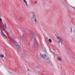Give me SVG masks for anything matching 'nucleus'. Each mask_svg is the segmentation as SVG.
Wrapping results in <instances>:
<instances>
[{
	"mask_svg": "<svg viewBox=\"0 0 75 75\" xmlns=\"http://www.w3.org/2000/svg\"><path fill=\"white\" fill-rule=\"evenodd\" d=\"M13 44L14 46L16 45L17 48L19 50H20L21 49V47L18 45V44L17 43V42L15 41L14 43H13Z\"/></svg>",
	"mask_w": 75,
	"mask_h": 75,
	"instance_id": "nucleus-1",
	"label": "nucleus"
},
{
	"mask_svg": "<svg viewBox=\"0 0 75 75\" xmlns=\"http://www.w3.org/2000/svg\"><path fill=\"white\" fill-rule=\"evenodd\" d=\"M30 14L31 16V18L34 19V17H35V14L33 13V12H30Z\"/></svg>",
	"mask_w": 75,
	"mask_h": 75,
	"instance_id": "nucleus-2",
	"label": "nucleus"
},
{
	"mask_svg": "<svg viewBox=\"0 0 75 75\" xmlns=\"http://www.w3.org/2000/svg\"><path fill=\"white\" fill-rule=\"evenodd\" d=\"M40 55L41 57H42V58H45L46 57V55L45 54H40Z\"/></svg>",
	"mask_w": 75,
	"mask_h": 75,
	"instance_id": "nucleus-3",
	"label": "nucleus"
},
{
	"mask_svg": "<svg viewBox=\"0 0 75 75\" xmlns=\"http://www.w3.org/2000/svg\"><path fill=\"white\" fill-rule=\"evenodd\" d=\"M1 33L3 35V36H4V37H5L6 38H7V36L5 34H4V32H3V31H1Z\"/></svg>",
	"mask_w": 75,
	"mask_h": 75,
	"instance_id": "nucleus-4",
	"label": "nucleus"
},
{
	"mask_svg": "<svg viewBox=\"0 0 75 75\" xmlns=\"http://www.w3.org/2000/svg\"><path fill=\"white\" fill-rule=\"evenodd\" d=\"M12 37L13 38V40L14 41H15L16 40V37H14V36H13V35H12Z\"/></svg>",
	"mask_w": 75,
	"mask_h": 75,
	"instance_id": "nucleus-5",
	"label": "nucleus"
},
{
	"mask_svg": "<svg viewBox=\"0 0 75 75\" xmlns=\"http://www.w3.org/2000/svg\"><path fill=\"white\" fill-rule=\"evenodd\" d=\"M57 59L59 61H61V58L60 57H58Z\"/></svg>",
	"mask_w": 75,
	"mask_h": 75,
	"instance_id": "nucleus-6",
	"label": "nucleus"
},
{
	"mask_svg": "<svg viewBox=\"0 0 75 75\" xmlns=\"http://www.w3.org/2000/svg\"><path fill=\"white\" fill-rule=\"evenodd\" d=\"M59 40L61 42H62L63 40L62 38H61Z\"/></svg>",
	"mask_w": 75,
	"mask_h": 75,
	"instance_id": "nucleus-7",
	"label": "nucleus"
},
{
	"mask_svg": "<svg viewBox=\"0 0 75 75\" xmlns=\"http://www.w3.org/2000/svg\"><path fill=\"white\" fill-rule=\"evenodd\" d=\"M24 38V36L23 35L21 37V39L22 40H23Z\"/></svg>",
	"mask_w": 75,
	"mask_h": 75,
	"instance_id": "nucleus-8",
	"label": "nucleus"
},
{
	"mask_svg": "<svg viewBox=\"0 0 75 75\" xmlns=\"http://www.w3.org/2000/svg\"><path fill=\"white\" fill-rule=\"evenodd\" d=\"M0 57H1V58H4V55L3 54H1L0 55Z\"/></svg>",
	"mask_w": 75,
	"mask_h": 75,
	"instance_id": "nucleus-9",
	"label": "nucleus"
},
{
	"mask_svg": "<svg viewBox=\"0 0 75 75\" xmlns=\"http://www.w3.org/2000/svg\"><path fill=\"white\" fill-rule=\"evenodd\" d=\"M57 39H58V40H59V39H61V38L59 36H57Z\"/></svg>",
	"mask_w": 75,
	"mask_h": 75,
	"instance_id": "nucleus-10",
	"label": "nucleus"
},
{
	"mask_svg": "<svg viewBox=\"0 0 75 75\" xmlns=\"http://www.w3.org/2000/svg\"><path fill=\"white\" fill-rule=\"evenodd\" d=\"M70 29L71 30V32L72 33V27H70Z\"/></svg>",
	"mask_w": 75,
	"mask_h": 75,
	"instance_id": "nucleus-11",
	"label": "nucleus"
},
{
	"mask_svg": "<svg viewBox=\"0 0 75 75\" xmlns=\"http://www.w3.org/2000/svg\"><path fill=\"white\" fill-rule=\"evenodd\" d=\"M23 1L25 3L26 5H27V1H25V0H23Z\"/></svg>",
	"mask_w": 75,
	"mask_h": 75,
	"instance_id": "nucleus-12",
	"label": "nucleus"
},
{
	"mask_svg": "<svg viewBox=\"0 0 75 75\" xmlns=\"http://www.w3.org/2000/svg\"><path fill=\"white\" fill-rule=\"evenodd\" d=\"M43 51L45 52H47V50H46V49L45 48H44L43 49Z\"/></svg>",
	"mask_w": 75,
	"mask_h": 75,
	"instance_id": "nucleus-13",
	"label": "nucleus"
},
{
	"mask_svg": "<svg viewBox=\"0 0 75 75\" xmlns=\"http://www.w3.org/2000/svg\"><path fill=\"white\" fill-rule=\"evenodd\" d=\"M48 41L50 42H52V40L50 39H49Z\"/></svg>",
	"mask_w": 75,
	"mask_h": 75,
	"instance_id": "nucleus-14",
	"label": "nucleus"
},
{
	"mask_svg": "<svg viewBox=\"0 0 75 75\" xmlns=\"http://www.w3.org/2000/svg\"><path fill=\"white\" fill-rule=\"evenodd\" d=\"M34 42H36L37 43V40H36V39H35L34 40Z\"/></svg>",
	"mask_w": 75,
	"mask_h": 75,
	"instance_id": "nucleus-15",
	"label": "nucleus"
},
{
	"mask_svg": "<svg viewBox=\"0 0 75 75\" xmlns=\"http://www.w3.org/2000/svg\"><path fill=\"white\" fill-rule=\"evenodd\" d=\"M0 30H1V32L2 31L3 29H1V26L0 27Z\"/></svg>",
	"mask_w": 75,
	"mask_h": 75,
	"instance_id": "nucleus-16",
	"label": "nucleus"
},
{
	"mask_svg": "<svg viewBox=\"0 0 75 75\" xmlns=\"http://www.w3.org/2000/svg\"><path fill=\"white\" fill-rule=\"evenodd\" d=\"M0 22H2V19L1 18H0Z\"/></svg>",
	"mask_w": 75,
	"mask_h": 75,
	"instance_id": "nucleus-17",
	"label": "nucleus"
},
{
	"mask_svg": "<svg viewBox=\"0 0 75 75\" xmlns=\"http://www.w3.org/2000/svg\"><path fill=\"white\" fill-rule=\"evenodd\" d=\"M8 31H9V32H11V29H9V30H8Z\"/></svg>",
	"mask_w": 75,
	"mask_h": 75,
	"instance_id": "nucleus-18",
	"label": "nucleus"
},
{
	"mask_svg": "<svg viewBox=\"0 0 75 75\" xmlns=\"http://www.w3.org/2000/svg\"><path fill=\"white\" fill-rule=\"evenodd\" d=\"M35 21L36 22H37V19H36L35 18Z\"/></svg>",
	"mask_w": 75,
	"mask_h": 75,
	"instance_id": "nucleus-19",
	"label": "nucleus"
},
{
	"mask_svg": "<svg viewBox=\"0 0 75 75\" xmlns=\"http://www.w3.org/2000/svg\"><path fill=\"white\" fill-rule=\"evenodd\" d=\"M73 33H75V29L74 30V32H73Z\"/></svg>",
	"mask_w": 75,
	"mask_h": 75,
	"instance_id": "nucleus-20",
	"label": "nucleus"
},
{
	"mask_svg": "<svg viewBox=\"0 0 75 75\" xmlns=\"http://www.w3.org/2000/svg\"><path fill=\"white\" fill-rule=\"evenodd\" d=\"M5 26V27H7V26H6V24L5 23V25H4Z\"/></svg>",
	"mask_w": 75,
	"mask_h": 75,
	"instance_id": "nucleus-21",
	"label": "nucleus"
},
{
	"mask_svg": "<svg viewBox=\"0 0 75 75\" xmlns=\"http://www.w3.org/2000/svg\"><path fill=\"white\" fill-rule=\"evenodd\" d=\"M60 42H60V41H58V43H60Z\"/></svg>",
	"mask_w": 75,
	"mask_h": 75,
	"instance_id": "nucleus-22",
	"label": "nucleus"
},
{
	"mask_svg": "<svg viewBox=\"0 0 75 75\" xmlns=\"http://www.w3.org/2000/svg\"><path fill=\"white\" fill-rule=\"evenodd\" d=\"M35 3H36V4H37V1H35Z\"/></svg>",
	"mask_w": 75,
	"mask_h": 75,
	"instance_id": "nucleus-23",
	"label": "nucleus"
},
{
	"mask_svg": "<svg viewBox=\"0 0 75 75\" xmlns=\"http://www.w3.org/2000/svg\"><path fill=\"white\" fill-rule=\"evenodd\" d=\"M6 28H7V27H6Z\"/></svg>",
	"mask_w": 75,
	"mask_h": 75,
	"instance_id": "nucleus-24",
	"label": "nucleus"
},
{
	"mask_svg": "<svg viewBox=\"0 0 75 75\" xmlns=\"http://www.w3.org/2000/svg\"><path fill=\"white\" fill-rule=\"evenodd\" d=\"M6 31H7L6 30Z\"/></svg>",
	"mask_w": 75,
	"mask_h": 75,
	"instance_id": "nucleus-25",
	"label": "nucleus"
},
{
	"mask_svg": "<svg viewBox=\"0 0 75 75\" xmlns=\"http://www.w3.org/2000/svg\"><path fill=\"white\" fill-rule=\"evenodd\" d=\"M2 28V27H1V28Z\"/></svg>",
	"mask_w": 75,
	"mask_h": 75,
	"instance_id": "nucleus-26",
	"label": "nucleus"
},
{
	"mask_svg": "<svg viewBox=\"0 0 75 75\" xmlns=\"http://www.w3.org/2000/svg\"><path fill=\"white\" fill-rule=\"evenodd\" d=\"M55 51L56 52V51L55 50Z\"/></svg>",
	"mask_w": 75,
	"mask_h": 75,
	"instance_id": "nucleus-27",
	"label": "nucleus"
}]
</instances>
